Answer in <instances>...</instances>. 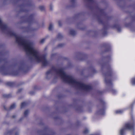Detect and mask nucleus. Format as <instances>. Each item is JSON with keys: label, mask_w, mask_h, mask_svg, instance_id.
Listing matches in <instances>:
<instances>
[{"label": "nucleus", "mask_w": 135, "mask_h": 135, "mask_svg": "<svg viewBox=\"0 0 135 135\" xmlns=\"http://www.w3.org/2000/svg\"><path fill=\"white\" fill-rule=\"evenodd\" d=\"M16 41L23 46L26 51L32 55L37 62H43L44 59L38 54L37 51L34 48L31 43L23 40L21 38H17Z\"/></svg>", "instance_id": "f257e3e1"}, {"label": "nucleus", "mask_w": 135, "mask_h": 135, "mask_svg": "<svg viewBox=\"0 0 135 135\" xmlns=\"http://www.w3.org/2000/svg\"><path fill=\"white\" fill-rule=\"evenodd\" d=\"M134 128L132 124L129 123H127L120 130V135H124L126 131L127 130H132Z\"/></svg>", "instance_id": "f03ea898"}, {"label": "nucleus", "mask_w": 135, "mask_h": 135, "mask_svg": "<svg viewBox=\"0 0 135 135\" xmlns=\"http://www.w3.org/2000/svg\"><path fill=\"white\" fill-rule=\"evenodd\" d=\"M60 74L63 79L68 82L73 83L75 82L73 78L67 76L63 71H61Z\"/></svg>", "instance_id": "7ed1b4c3"}, {"label": "nucleus", "mask_w": 135, "mask_h": 135, "mask_svg": "<svg viewBox=\"0 0 135 135\" xmlns=\"http://www.w3.org/2000/svg\"><path fill=\"white\" fill-rule=\"evenodd\" d=\"M131 82L132 84H135V78H133L132 79Z\"/></svg>", "instance_id": "20e7f679"}, {"label": "nucleus", "mask_w": 135, "mask_h": 135, "mask_svg": "<svg viewBox=\"0 0 135 135\" xmlns=\"http://www.w3.org/2000/svg\"><path fill=\"white\" fill-rule=\"evenodd\" d=\"M116 113H120L122 112V111L121 110H118L115 111Z\"/></svg>", "instance_id": "39448f33"}, {"label": "nucleus", "mask_w": 135, "mask_h": 135, "mask_svg": "<svg viewBox=\"0 0 135 135\" xmlns=\"http://www.w3.org/2000/svg\"><path fill=\"white\" fill-rule=\"evenodd\" d=\"M53 27V26L52 25H50L49 27V29L50 30H51L52 29V27Z\"/></svg>", "instance_id": "423d86ee"}, {"label": "nucleus", "mask_w": 135, "mask_h": 135, "mask_svg": "<svg viewBox=\"0 0 135 135\" xmlns=\"http://www.w3.org/2000/svg\"><path fill=\"white\" fill-rule=\"evenodd\" d=\"M15 104H13L11 105V109H12L15 107Z\"/></svg>", "instance_id": "0eeeda50"}, {"label": "nucleus", "mask_w": 135, "mask_h": 135, "mask_svg": "<svg viewBox=\"0 0 135 135\" xmlns=\"http://www.w3.org/2000/svg\"><path fill=\"white\" fill-rule=\"evenodd\" d=\"M28 112V111L26 110V111H25V113H24L26 115L27 114V113Z\"/></svg>", "instance_id": "6e6552de"}, {"label": "nucleus", "mask_w": 135, "mask_h": 135, "mask_svg": "<svg viewBox=\"0 0 135 135\" xmlns=\"http://www.w3.org/2000/svg\"><path fill=\"white\" fill-rule=\"evenodd\" d=\"M25 103H22V106L23 105H25Z\"/></svg>", "instance_id": "1a4fd4ad"}, {"label": "nucleus", "mask_w": 135, "mask_h": 135, "mask_svg": "<svg viewBox=\"0 0 135 135\" xmlns=\"http://www.w3.org/2000/svg\"><path fill=\"white\" fill-rule=\"evenodd\" d=\"M71 34H72V35H73V33H71Z\"/></svg>", "instance_id": "9d476101"}]
</instances>
